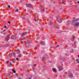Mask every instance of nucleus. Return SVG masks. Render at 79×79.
<instances>
[{
    "instance_id": "obj_1",
    "label": "nucleus",
    "mask_w": 79,
    "mask_h": 79,
    "mask_svg": "<svg viewBox=\"0 0 79 79\" xmlns=\"http://www.w3.org/2000/svg\"><path fill=\"white\" fill-rule=\"evenodd\" d=\"M77 21V19L76 20H72V24L74 25V26H76V27H77V26H79V23L77 22H76V21Z\"/></svg>"
},
{
    "instance_id": "obj_2",
    "label": "nucleus",
    "mask_w": 79,
    "mask_h": 79,
    "mask_svg": "<svg viewBox=\"0 0 79 79\" xmlns=\"http://www.w3.org/2000/svg\"><path fill=\"white\" fill-rule=\"evenodd\" d=\"M26 6L27 8H33V6L31 4H27Z\"/></svg>"
},
{
    "instance_id": "obj_3",
    "label": "nucleus",
    "mask_w": 79,
    "mask_h": 79,
    "mask_svg": "<svg viewBox=\"0 0 79 79\" xmlns=\"http://www.w3.org/2000/svg\"><path fill=\"white\" fill-rule=\"evenodd\" d=\"M58 67L59 70V71H61L63 70V67H62V65H59Z\"/></svg>"
},
{
    "instance_id": "obj_4",
    "label": "nucleus",
    "mask_w": 79,
    "mask_h": 79,
    "mask_svg": "<svg viewBox=\"0 0 79 79\" xmlns=\"http://www.w3.org/2000/svg\"><path fill=\"white\" fill-rule=\"evenodd\" d=\"M11 38L13 39H16V36H15V35H12L11 36Z\"/></svg>"
},
{
    "instance_id": "obj_5",
    "label": "nucleus",
    "mask_w": 79,
    "mask_h": 79,
    "mask_svg": "<svg viewBox=\"0 0 79 79\" xmlns=\"http://www.w3.org/2000/svg\"><path fill=\"white\" fill-rule=\"evenodd\" d=\"M26 34H27V33L26 32H24L22 34V36H24V35H26Z\"/></svg>"
},
{
    "instance_id": "obj_6",
    "label": "nucleus",
    "mask_w": 79,
    "mask_h": 79,
    "mask_svg": "<svg viewBox=\"0 0 79 79\" xmlns=\"http://www.w3.org/2000/svg\"><path fill=\"white\" fill-rule=\"evenodd\" d=\"M52 70L54 73H56V69H55L52 68Z\"/></svg>"
},
{
    "instance_id": "obj_7",
    "label": "nucleus",
    "mask_w": 79,
    "mask_h": 79,
    "mask_svg": "<svg viewBox=\"0 0 79 79\" xmlns=\"http://www.w3.org/2000/svg\"><path fill=\"white\" fill-rule=\"evenodd\" d=\"M69 77H73V74L71 73H70L69 74Z\"/></svg>"
},
{
    "instance_id": "obj_8",
    "label": "nucleus",
    "mask_w": 79,
    "mask_h": 79,
    "mask_svg": "<svg viewBox=\"0 0 79 79\" xmlns=\"http://www.w3.org/2000/svg\"><path fill=\"white\" fill-rule=\"evenodd\" d=\"M61 18H58L56 20L57 21H58V22H59V21H61Z\"/></svg>"
},
{
    "instance_id": "obj_9",
    "label": "nucleus",
    "mask_w": 79,
    "mask_h": 79,
    "mask_svg": "<svg viewBox=\"0 0 79 79\" xmlns=\"http://www.w3.org/2000/svg\"><path fill=\"white\" fill-rule=\"evenodd\" d=\"M10 35H8L6 38V39L8 38H10Z\"/></svg>"
},
{
    "instance_id": "obj_10",
    "label": "nucleus",
    "mask_w": 79,
    "mask_h": 79,
    "mask_svg": "<svg viewBox=\"0 0 79 79\" xmlns=\"http://www.w3.org/2000/svg\"><path fill=\"white\" fill-rule=\"evenodd\" d=\"M41 45H44L45 44V42H41Z\"/></svg>"
},
{
    "instance_id": "obj_11",
    "label": "nucleus",
    "mask_w": 79,
    "mask_h": 79,
    "mask_svg": "<svg viewBox=\"0 0 79 79\" xmlns=\"http://www.w3.org/2000/svg\"><path fill=\"white\" fill-rule=\"evenodd\" d=\"M35 65H33V66L34 67H32V69L34 71V70H35Z\"/></svg>"
},
{
    "instance_id": "obj_12",
    "label": "nucleus",
    "mask_w": 79,
    "mask_h": 79,
    "mask_svg": "<svg viewBox=\"0 0 79 79\" xmlns=\"http://www.w3.org/2000/svg\"><path fill=\"white\" fill-rule=\"evenodd\" d=\"M12 63H11V62H10V64H9V66H12Z\"/></svg>"
},
{
    "instance_id": "obj_13",
    "label": "nucleus",
    "mask_w": 79,
    "mask_h": 79,
    "mask_svg": "<svg viewBox=\"0 0 79 79\" xmlns=\"http://www.w3.org/2000/svg\"><path fill=\"white\" fill-rule=\"evenodd\" d=\"M45 8H44L43 9L41 10L42 12H44L45 11Z\"/></svg>"
},
{
    "instance_id": "obj_14",
    "label": "nucleus",
    "mask_w": 79,
    "mask_h": 79,
    "mask_svg": "<svg viewBox=\"0 0 79 79\" xmlns=\"http://www.w3.org/2000/svg\"><path fill=\"white\" fill-rule=\"evenodd\" d=\"M12 71L13 73H16V71H15V70L14 69H13Z\"/></svg>"
},
{
    "instance_id": "obj_15",
    "label": "nucleus",
    "mask_w": 79,
    "mask_h": 79,
    "mask_svg": "<svg viewBox=\"0 0 79 79\" xmlns=\"http://www.w3.org/2000/svg\"><path fill=\"white\" fill-rule=\"evenodd\" d=\"M15 12H18L19 11V9H17L16 10H15Z\"/></svg>"
},
{
    "instance_id": "obj_16",
    "label": "nucleus",
    "mask_w": 79,
    "mask_h": 79,
    "mask_svg": "<svg viewBox=\"0 0 79 79\" xmlns=\"http://www.w3.org/2000/svg\"><path fill=\"white\" fill-rule=\"evenodd\" d=\"M26 37H24L22 38L23 40H26Z\"/></svg>"
},
{
    "instance_id": "obj_17",
    "label": "nucleus",
    "mask_w": 79,
    "mask_h": 79,
    "mask_svg": "<svg viewBox=\"0 0 79 79\" xmlns=\"http://www.w3.org/2000/svg\"><path fill=\"white\" fill-rule=\"evenodd\" d=\"M58 47H59V45H57L56 47H54V49H56V48H57Z\"/></svg>"
},
{
    "instance_id": "obj_18",
    "label": "nucleus",
    "mask_w": 79,
    "mask_h": 79,
    "mask_svg": "<svg viewBox=\"0 0 79 79\" xmlns=\"http://www.w3.org/2000/svg\"><path fill=\"white\" fill-rule=\"evenodd\" d=\"M10 74H11V72H9L8 73V75H7V76H10Z\"/></svg>"
},
{
    "instance_id": "obj_19",
    "label": "nucleus",
    "mask_w": 79,
    "mask_h": 79,
    "mask_svg": "<svg viewBox=\"0 0 79 79\" xmlns=\"http://www.w3.org/2000/svg\"><path fill=\"white\" fill-rule=\"evenodd\" d=\"M8 77H9V78H12V77H13V76H8Z\"/></svg>"
},
{
    "instance_id": "obj_20",
    "label": "nucleus",
    "mask_w": 79,
    "mask_h": 79,
    "mask_svg": "<svg viewBox=\"0 0 79 79\" xmlns=\"http://www.w3.org/2000/svg\"><path fill=\"white\" fill-rule=\"evenodd\" d=\"M5 28H6V30H7L8 29V27H6V26H4Z\"/></svg>"
},
{
    "instance_id": "obj_21",
    "label": "nucleus",
    "mask_w": 79,
    "mask_h": 79,
    "mask_svg": "<svg viewBox=\"0 0 79 79\" xmlns=\"http://www.w3.org/2000/svg\"><path fill=\"white\" fill-rule=\"evenodd\" d=\"M62 4L63 5H65V2H62Z\"/></svg>"
},
{
    "instance_id": "obj_22",
    "label": "nucleus",
    "mask_w": 79,
    "mask_h": 79,
    "mask_svg": "<svg viewBox=\"0 0 79 79\" xmlns=\"http://www.w3.org/2000/svg\"><path fill=\"white\" fill-rule=\"evenodd\" d=\"M78 8H79L77 7V8L76 9H77V11H78V12H79V9H78Z\"/></svg>"
},
{
    "instance_id": "obj_23",
    "label": "nucleus",
    "mask_w": 79,
    "mask_h": 79,
    "mask_svg": "<svg viewBox=\"0 0 79 79\" xmlns=\"http://www.w3.org/2000/svg\"><path fill=\"white\" fill-rule=\"evenodd\" d=\"M13 55L14 57L15 56V52H13Z\"/></svg>"
},
{
    "instance_id": "obj_24",
    "label": "nucleus",
    "mask_w": 79,
    "mask_h": 79,
    "mask_svg": "<svg viewBox=\"0 0 79 79\" xmlns=\"http://www.w3.org/2000/svg\"><path fill=\"white\" fill-rule=\"evenodd\" d=\"M53 24V23H52V22H50V25H52V24Z\"/></svg>"
},
{
    "instance_id": "obj_25",
    "label": "nucleus",
    "mask_w": 79,
    "mask_h": 79,
    "mask_svg": "<svg viewBox=\"0 0 79 79\" xmlns=\"http://www.w3.org/2000/svg\"><path fill=\"white\" fill-rule=\"evenodd\" d=\"M17 53H19V52H20V51H19V50H17Z\"/></svg>"
},
{
    "instance_id": "obj_26",
    "label": "nucleus",
    "mask_w": 79,
    "mask_h": 79,
    "mask_svg": "<svg viewBox=\"0 0 79 79\" xmlns=\"http://www.w3.org/2000/svg\"><path fill=\"white\" fill-rule=\"evenodd\" d=\"M76 41H75L74 42V45H76Z\"/></svg>"
},
{
    "instance_id": "obj_27",
    "label": "nucleus",
    "mask_w": 79,
    "mask_h": 79,
    "mask_svg": "<svg viewBox=\"0 0 79 79\" xmlns=\"http://www.w3.org/2000/svg\"><path fill=\"white\" fill-rule=\"evenodd\" d=\"M6 47H8V46H9V44H6Z\"/></svg>"
},
{
    "instance_id": "obj_28",
    "label": "nucleus",
    "mask_w": 79,
    "mask_h": 79,
    "mask_svg": "<svg viewBox=\"0 0 79 79\" xmlns=\"http://www.w3.org/2000/svg\"><path fill=\"white\" fill-rule=\"evenodd\" d=\"M6 30H6V29H5V30H3V32H5V31H6Z\"/></svg>"
},
{
    "instance_id": "obj_29",
    "label": "nucleus",
    "mask_w": 79,
    "mask_h": 79,
    "mask_svg": "<svg viewBox=\"0 0 79 79\" xmlns=\"http://www.w3.org/2000/svg\"><path fill=\"white\" fill-rule=\"evenodd\" d=\"M42 58H43V59H44V60H45V59L46 58L45 57H42Z\"/></svg>"
},
{
    "instance_id": "obj_30",
    "label": "nucleus",
    "mask_w": 79,
    "mask_h": 79,
    "mask_svg": "<svg viewBox=\"0 0 79 79\" xmlns=\"http://www.w3.org/2000/svg\"><path fill=\"white\" fill-rule=\"evenodd\" d=\"M35 16L36 18H38L39 17V16H37V15H36V14L35 15Z\"/></svg>"
},
{
    "instance_id": "obj_31",
    "label": "nucleus",
    "mask_w": 79,
    "mask_h": 79,
    "mask_svg": "<svg viewBox=\"0 0 79 79\" xmlns=\"http://www.w3.org/2000/svg\"><path fill=\"white\" fill-rule=\"evenodd\" d=\"M16 60H17V61H19L18 58H16Z\"/></svg>"
},
{
    "instance_id": "obj_32",
    "label": "nucleus",
    "mask_w": 79,
    "mask_h": 79,
    "mask_svg": "<svg viewBox=\"0 0 79 79\" xmlns=\"http://www.w3.org/2000/svg\"><path fill=\"white\" fill-rule=\"evenodd\" d=\"M76 61H77V63H79V61H78V59H77L76 60Z\"/></svg>"
},
{
    "instance_id": "obj_33",
    "label": "nucleus",
    "mask_w": 79,
    "mask_h": 79,
    "mask_svg": "<svg viewBox=\"0 0 79 79\" xmlns=\"http://www.w3.org/2000/svg\"><path fill=\"white\" fill-rule=\"evenodd\" d=\"M8 8H10V5H9L8 6Z\"/></svg>"
},
{
    "instance_id": "obj_34",
    "label": "nucleus",
    "mask_w": 79,
    "mask_h": 79,
    "mask_svg": "<svg viewBox=\"0 0 79 79\" xmlns=\"http://www.w3.org/2000/svg\"><path fill=\"white\" fill-rule=\"evenodd\" d=\"M5 33L4 32L3 33V34H4V35H5Z\"/></svg>"
},
{
    "instance_id": "obj_35",
    "label": "nucleus",
    "mask_w": 79,
    "mask_h": 79,
    "mask_svg": "<svg viewBox=\"0 0 79 79\" xmlns=\"http://www.w3.org/2000/svg\"><path fill=\"white\" fill-rule=\"evenodd\" d=\"M8 23H9V24H10V23H11V22H10V21H9L8 22Z\"/></svg>"
},
{
    "instance_id": "obj_36",
    "label": "nucleus",
    "mask_w": 79,
    "mask_h": 79,
    "mask_svg": "<svg viewBox=\"0 0 79 79\" xmlns=\"http://www.w3.org/2000/svg\"><path fill=\"white\" fill-rule=\"evenodd\" d=\"M12 63H15V61H12Z\"/></svg>"
},
{
    "instance_id": "obj_37",
    "label": "nucleus",
    "mask_w": 79,
    "mask_h": 79,
    "mask_svg": "<svg viewBox=\"0 0 79 79\" xmlns=\"http://www.w3.org/2000/svg\"><path fill=\"white\" fill-rule=\"evenodd\" d=\"M28 79H31V77H29L28 78Z\"/></svg>"
},
{
    "instance_id": "obj_38",
    "label": "nucleus",
    "mask_w": 79,
    "mask_h": 79,
    "mask_svg": "<svg viewBox=\"0 0 79 79\" xmlns=\"http://www.w3.org/2000/svg\"><path fill=\"white\" fill-rule=\"evenodd\" d=\"M27 42L28 43H31V42L27 41Z\"/></svg>"
},
{
    "instance_id": "obj_39",
    "label": "nucleus",
    "mask_w": 79,
    "mask_h": 79,
    "mask_svg": "<svg viewBox=\"0 0 79 79\" xmlns=\"http://www.w3.org/2000/svg\"><path fill=\"white\" fill-rule=\"evenodd\" d=\"M7 63H9V61H7L6 62Z\"/></svg>"
},
{
    "instance_id": "obj_40",
    "label": "nucleus",
    "mask_w": 79,
    "mask_h": 79,
    "mask_svg": "<svg viewBox=\"0 0 79 79\" xmlns=\"http://www.w3.org/2000/svg\"><path fill=\"white\" fill-rule=\"evenodd\" d=\"M23 53H24V54H25V52H23Z\"/></svg>"
},
{
    "instance_id": "obj_41",
    "label": "nucleus",
    "mask_w": 79,
    "mask_h": 79,
    "mask_svg": "<svg viewBox=\"0 0 79 79\" xmlns=\"http://www.w3.org/2000/svg\"><path fill=\"white\" fill-rule=\"evenodd\" d=\"M39 38V37H37V39H38Z\"/></svg>"
},
{
    "instance_id": "obj_42",
    "label": "nucleus",
    "mask_w": 79,
    "mask_h": 79,
    "mask_svg": "<svg viewBox=\"0 0 79 79\" xmlns=\"http://www.w3.org/2000/svg\"><path fill=\"white\" fill-rule=\"evenodd\" d=\"M34 21H37V20L35 19H34Z\"/></svg>"
},
{
    "instance_id": "obj_43",
    "label": "nucleus",
    "mask_w": 79,
    "mask_h": 79,
    "mask_svg": "<svg viewBox=\"0 0 79 79\" xmlns=\"http://www.w3.org/2000/svg\"><path fill=\"white\" fill-rule=\"evenodd\" d=\"M73 41L74 40V38H73Z\"/></svg>"
},
{
    "instance_id": "obj_44",
    "label": "nucleus",
    "mask_w": 79,
    "mask_h": 79,
    "mask_svg": "<svg viewBox=\"0 0 79 79\" xmlns=\"http://www.w3.org/2000/svg\"><path fill=\"white\" fill-rule=\"evenodd\" d=\"M45 56H47V55H45Z\"/></svg>"
},
{
    "instance_id": "obj_45",
    "label": "nucleus",
    "mask_w": 79,
    "mask_h": 79,
    "mask_svg": "<svg viewBox=\"0 0 79 79\" xmlns=\"http://www.w3.org/2000/svg\"><path fill=\"white\" fill-rule=\"evenodd\" d=\"M77 3H78V4H79V2H77Z\"/></svg>"
},
{
    "instance_id": "obj_46",
    "label": "nucleus",
    "mask_w": 79,
    "mask_h": 79,
    "mask_svg": "<svg viewBox=\"0 0 79 79\" xmlns=\"http://www.w3.org/2000/svg\"><path fill=\"white\" fill-rule=\"evenodd\" d=\"M73 37H75V36H74V35H73Z\"/></svg>"
},
{
    "instance_id": "obj_47",
    "label": "nucleus",
    "mask_w": 79,
    "mask_h": 79,
    "mask_svg": "<svg viewBox=\"0 0 79 79\" xmlns=\"http://www.w3.org/2000/svg\"><path fill=\"white\" fill-rule=\"evenodd\" d=\"M18 79H21V78H19Z\"/></svg>"
},
{
    "instance_id": "obj_48",
    "label": "nucleus",
    "mask_w": 79,
    "mask_h": 79,
    "mask_svg": "<svg viewBox=\"0 0 79 79\" xmlns=\"http://www.w3.org/2000/svg\"><path fill=\"white\" fill-rule=\"evenodd\" d=\"M75 7H77V6H75Z\"/></svg>"
},
{
    "instance_id": "obj_49",
    "label": "nucleus",
    "mask_w": 79,
    "mask_h": 79,
    "mask_svg": "<svg viewBox=\"0 0 79 79\" xmlns=\"http://www.w3.org/2000/svg\"><path fill=\"white\" fill-rule=\"evenodd\" d=\"M23 15H24V16H25V15H26L24 14Z\"/></svg>"
},
{
    "instance_id": "obj_50",
    "label": "nucleus",
    "mask_w": 79,
    "mask_h": 79,
    "mask_svg": "<svg viewBox=\"0 0 79 79\" xmlns=\"http://www.w3.org/2000/svg\"><path fill=\"white\" fill-rule=\"evenodd\" d=\"M22 42H23V43H24V41H23Z\"/></svg>"
},
{
    "instance_id": "obj_51",
    "label": "nucleus",
    "mask_w": 79,
    "mask_h": 79,
    "mask_svg": "<svg viewBox=\"0 0 79 79\" xmlns=\"http://www.w3.org/2000/svg\"><path fill=\"white\" fill-rule=\"evenodd\" d=\"M23 19H25V18H23Z\"/></svg>"
},
{
    "instance_id": "obj_52",
    "label": "nucleus",
    "mask_w": 79,
    "mask_h": 79,
    "mask_svg": "<svg viewBox=\"0 0 79 79\" xmlns=\"http://www.w3.org/2000/svg\"><path fill=\"white\" fill-rule=\"evenodd\" d=\"M64 77H65V75H64Z\"/></svg>"
},
{
    "instance_id": "obj_53",
    "label": "nucleus",
    "mask_w": 79,
    "mask_h": 79,
    "mask_svg": "<svg viewBox=\"0 0 79 79\" xmlns=\"http://www.w3.org/2000/svg\"><path fill=\"white\" fill-rule=\"evenodd\" d=\"M39 0H36V1H38Z\"/></svg>"
},
{
    "instance_id": "obj_54",
    "label": "nucleus",
    "mask_w": 79,
    "mask_h": 79,
    "mask_svg": "<svg viewBox=\"0 0 79 79\" xmlns=\"http://www.w3.org/2000/svg\"><path fill=\"white\" fill-rule=\"evenodd\" d=\"M71 22V21L70 20V21H69V22Z\"/></svg>"
},
{
    "instance_id": "obj_55",
    "label": "nucleus",
    "mask_w": 79,
    "mask_h": 79,
    "mask_svg": "<svg viewBox=\"0 0 79 79\" xmlns=\"http://www.w3.org/2000/svg\"><path fill=\"white\" fill-rule=\"evenodd\" d=\"M60 28H59V27H58V29H59Z\"/></svg>"
},
{
    "instance_id": "obj_56",
    "label": "nucleus",
    "mask_w": 79,
    "mask_h": 79,
    "mask_svg": "<svg viewBox=\"0 0 79 79\" xmlns=\"http://www.w3.org/2000/svg\"><path fill=\"white\" fill-rule=\"evenodd\" d=\"M52 0V1H53V0Z\"/></svg>"
},
{
    "instance_id": "obj_57",
    "label": "nucleus",
    "mask_w": 79,
    "mask_h": 79,
    "mask_svg": "<svg viewBox=\"0 0 79 79\" xmlns=\"http://www.w3.org/2000/svg\"><path fill=\"white\" fill-rule=\"evenodd\" d=\"M58 0L60 1V0Z\"/></svg>"
},
{
    "instance_id": "obj_58",
    "label": "nucleus",
    "mask_w": 79,
    "mask_h": 79,
    "mask_svg": "<svg viewBox=\"0 0 79 79\" xmlns=\"http://www.w3.org/2000/svg\"><path fill=\"white\" fill-rule=\"evenodd\" d=\"M78 60H79V59H78Z\"/></svg>"
}]
</instances>
